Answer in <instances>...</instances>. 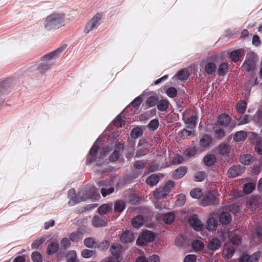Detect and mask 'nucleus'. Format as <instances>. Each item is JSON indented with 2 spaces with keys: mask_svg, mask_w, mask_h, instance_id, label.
<instances>
[{
  "mask_svg": "<svg viewBox=\"0 0 262 262\" xmlns=\"http://www.w3.org/2000/svg\"><path fill=\"white\" fill-rule=\"evenodd\" d=\"M66 18L64 13H52L45 18L43 23V28L47 31H52L63 27L66 26Z\"/></svg>",
  "mask_w": 262,
  "mask_h": 262,
  "instance_id": "f257e3e1",
  "label": "nucleus"
},
{
  "mask_svg": "<svg viewBox=\"0 0 262 262\" xmlns=\"http://www.w3.org/2000/svg\"><path fill=\"white\" fill-rule=\"evenodd\" d=\"M183 118L185 121L186 127L193 129L196 124V117L192 112L186 111L183 113Z\"/></svg>",
  "mask_w": 262,
  "mask_h": 262,
  "instance_id": "f03ea898",
  "label": "nucleus"
},
{
  "mask_svg": "<svg viewBox=\"0 0 262 262\" xmlns=\"http://www.w3.org/2000/svg\"><path fill=\"white\" fill-rule=\"evenodd\" d=\"M219 196V193L216 190L209 191L204 196L201 204L204 206L213 204Z\"/></svg>",
  "mask_w": 262,
  "mask_h": 262,
  "instance_id": "7ed1b4c3",
  "label": "nucleus"
},
{
  "mask_svg": "<svg viewBox=\"0 0 262 262\" xmlns=\"http://www.w3.org/2000/svg\"><path fill=\"white\" fill-rule=\"evenodd\" d=\"M75 192L74 189H71L69 191L68 196L70 198L69 204L71 206H73L79 202L85 200L86 199V197L83 196V191L79 192L77 196L75 195Z\"/></svg>",
  "mask_w": 262,
  "mask_h": 262,
  "instance_id": "20e7f679",
  "label": "nucleus"
},
{
  "mask_svg": "<svg viewBox=\"0 0 262 262\" xmlns=\"http://www.w3.org/2000/svg\"><path fill=\"white\" fill-rule=\"evenodd\" d=\"M101 18V15L100 14H97L94 16L86 24L84 29V32L85 33H89L96 29L98 25V23Z\"/></svg>",
  "mask_w": 262,
  "mask_h": 262,
  "instance_id": "39448f33",
  "label": "nucleus"
},
{
  "mask_svg": "<svg viewBox=\"0 0 262 262\" xmlns=\"http://www.w3.org/2000/svg\"><path fill=\"white\" fill-rule=\"evenodd\" d=\"M154 238L155 236L152 232L148 231H144L138 238L137 243L139 245H143L152 241Z\"/></svg>",
  "mask_w": 262,
  "mask_h": 262,
  "instance_id": "423d86ee",
  "label": "nucleus"
},
{
  "mask_svg": "<svg viewBox=\"0 0 262 262\" xmlns=\"http://www.w3.org/2000/svg\"><path fill=\"white\" fill-rule=\"evenodd\" d=\"M189 223L190 225L196 231H201L203 228V225L196 215H193L189 218Z\"/></svg>",
  "mask_w": 262,
  "mask_h": 262,
  "instance_id": "0eeeda50",
  "label": "nucleus"
},
{
  "mask_svg": "<svg viewBox=\"0 0 262 262\" xmlns=\"http://www.w3.org/2000/svg\"><path fill=\"white\" fill-rule=\"evenodd\" d=\"M260 256L259 252L254 253L252 255L248 256L243 255L240 258V262H258Z\"/></svg>",
  "mask_w": 262,
  "mask_h": 262,
  "instance_id": "6e6552de",
  "label": "nucleus"
},
{
  "mask_svg": "<svg viewBox=\"0 0 262 262\" xmlns=\"http://www.w3.org/2000/svg\"><path fill=\"white\" fill-rule=\"evenodd\" d=\"M63 49L62 48H58L55 51L44 55L41 59H43L44 61L52 62V60L57 58L61 53Z\"/></svg>",
  "mask_w": 262,
  "mask_h": 262,
  "instance_id": "1a4fd4ad",
  "label": "nucleus"
},
{
  "mask_svg": "<svg viewBox=\"0 0 262 262\" xmlns=\"http://www.w3.org/2000/svg\"><path fill=\"white\" fill-rule=\"evenodd\" d=\"M244 171V169L241 166L236 165L230 168L228 171V175L229 177L234 178L241 175Z\"/></svg>",
  "mask_w": 262,
  "mask_h": 262,
  "instance_id": "9d476101",
  "label": "nucleus"
},
{
  "mask_svg": "<svg viewBox=\"0 0 262 262\" xmlns=\"http://www.w3.org/2000/svg\"><path fill=\"white\" fill-rule=\"evenodd\" d=\"M187 168L185 166H181L175 170L172 175L174 179H179L182 178L187 172Z\"/></svg>",
  "mask_w": 262,
  "mask_h": 262,
  "instance_id": "9b49d317",
  "label": "nucleus"
},
{
  "mask_svg": "<svg viewBox=\"0 0 262 262\" xmlns=\"http://www.w3.org/2000/svg\"><path fill=\"white\" fill-rule=\"evenodd\" d=\"M122 250V248L121 245L118 243L113 244L110 248L111 252L114 257L117 256L122 257L120 254Z\"/></svg>",
  "mask_w": 262,
  "mask_h": 262,
  "instance_id": "f8f14e48",
  "label": "nucleus"
},
{
  "mask_svg": "<svg viewBox=\"0 0 262 262\" xmlns=\"http://www.w3.org/2000/svg\"><path fill=\"white\" fill-rule=\"evenodd\" d=\"M135 239V237L132 232L126 231L123 232L120 237V239L123 243H128L132 242Z\"/></svg>",
  "mask_w": 262,
  "mask_h": 262,
  "instance_id": "ddd939ff",
  "label": "nucleus"
},
{
  "mask_svg": "<svg viewBox=\"0 0 262 262\" xmlns=\"http://www.w3.org/2000/svg\"><path fill=\"white\" fill-rule=\"evenodd\" d=\"M52 65V62H48L47 61H44L43 59H41L38 68L40 72L44 73L50 69Z\"/></svg>",
  "mask_w": 262,
  "mask_h": 262,
  "instance_id": "4468645a",
  "label": "nucleus"
},
{
  "mask_svg": "<svg viewBox=\"0 0 262 262\" xmlns=\"http://www.w3.org/2000/svg\"><path fill=\"white\" fill-rule=\"evenodd\" d=\"M160 258L157 255L154 254L148 258L141 256L136 259V262H160Z\"/></svg>",
  "mask_w": 262,
  "mask_h": 262,
  "instance_id": "2eb2a0df",
  "label": "nucleus"
},
{
  "mask_svg": "<svg viewBox=\"0 0 262 262\" xmlns=\"http://www.w3.org/2000/svg\"><path fill=\"white\" fill-rule=\"evenodd\" d=\"M230 117L225 114H223L220 116L218 118V122L216 124L222 127L227 126L230 122Z\"/></svg>",
  "mask_w": 262,
  "mask_h": 262,
  "instance_id": "dca6fc26",
  "label": "nucleus"
},
{
  "mask_svg": "<svg viewBox=\"0 0 262 262\" xmlns=\"http://www.w3.org/2000/svg\"><path fill=\"white\" fill-rule=\"evenodd\" d=\"M212 142L211 137L208 135H204L200 139V145L201 147L204 148L208 147Z\"/></svg>",
  "mask_w": 262,
  "mask_h": 262,
  "instance_id": "f3484780",
  "label": "nucleus"
},
{
  "mask_svg": "<svg viewBox=\"0 0 262 262\" xmlns=\"http://www.w3.org/2000/svg\"><path fill=\"white\" fill-rule=\"evenodd\" d=\"M144 218L141 215H138L132 220L133 226L135 228H140L144 223Z\"/></svg>",
  "mask_w": 262,
  "mask_h": 262,
  "instance_id": "a211bd4d",
  "label": "nucleus"
},
{
  "mask_svg": "<svg viewBox=\"0 0 262 262\" xmlns=\"http://www.w3.org/2000/svg\"><path fill=\"white\" fill-rule=\"evenodd\" d=\"M92 225L95 227H104L107 225V222L102 220L98 216H95L92 220Z\"/></svg>",
  "mask_w": 262,
  "mask_h": 262,
  "instance_id": "6ab92c4d",
  "label": "nucleus"
},
{
  "mask_svg": "<svg viewBox=\"0 0 262 262\" xmlns=\"http://www.w3.org/2000/svg\"><path fill=\"white\" fill-rule=\"evenodd\" d=\"M220 221L223 224H227L231 220V216L230 213L226 211H223L220 215Z\"/></svg>",
  "mask_w": 262,
  "mask_h": 262,
  "instance_id": "aec40b11",
  "label": "nucleus"
},
{
  "mask_svg": "<svg viewBox=\"0 0 262 262\" xmlns=\"http://www.w3.org/2000/svg\"><path fill=\"white\" fill-rule=\"evenodd\" d=\"M244 51L243 49H238L231 52L230 58L232 61L236 62L238 61L241 57L242 52Z\"/></svg>",
  "mask_w": 262,
  "mask_h": 262,
  "instance_id": "412c9836",
  "label": "nucleus"
},
{
  "mask_svg": "<svg viewBox=\"0 0 262 262\" xmlns=\"http://www.w3.org/2000/svg\"><path fill=\"white\" fill-rule=\"evenodd\" d=\"M176 215L174 212H168L165 213L163 216V220L166 224H171L174 220Z\"/></svg>",
  "mask_w": 262,
  "mask_h": 262,
  "instance_id": "4be33fe9",
  "label": "nucleus"
},
{
  "mask_svg": "<svg viewBox=\"0 0 262 262\" xmlns=\"http://www.w3.org/2000/svg\"><path fill=\"white\" fill-rule=\"evenodd\" d=\"M159 180L160 178L157 174H152L147 178L146 183L149 185L152 186L158 184Z\"/></svg>",
  "mask_w": 262,
  "mask_h": 262,
  "instance_id": "5701e85b",
  "label": "nucleus"
},
{
  "mask_svg": "<svg viewBox=\"0 0 262 262\" xmlns=\"http://www.w3.org/2000/svg\"><path fill=\"white\" fill-rule=\"evenodd\" d=\"M255 61L253 59H247L243 65V68L246 71H249L254 68Z\"/></svg>",
  "mask_w": 262,
  "mask_h": 262,
  "instance_id": "b1692460",
  "label": "nucleus"
},
{
  "mask_svg": "<svg viewBox=\"0 0 262 262\" xmlns=\"http://www.w3.org/2000/svg\"><path fill=\"white\" fill-rule=\"evenodd\" d=\"M83 237V233L80 231H77L71 233L70 235V239L73 242H77Z\"/></svg>",
  "mask_w": 262,
  "mask_h": 262,
  "instance_id": "393cba45",
  "label": "nucleus"
},
{
  "mask_svg": "<svg viewBox=\"0 0 262 262\" xmlns=\"http://www.w3.org/2000/svg\"><path fill=\"white\" fill-rule=\"evenodd\" d=\"M220 246V242L217 238H212L211 239L208 244V247L211 250H216Z\"/></svg>",
  "mask_w": 262,
  "mask_h": 262,
  "instance_id": "a878e982",
  "label": "nucleus"
},
{
  "mask_svg": "<svg viewBox=\"0 0 262 262\" xmlns=\"http://www.w3.org/2000/svg\"><path fill=\"white\" fill-rule=\"evenodd\" d=\"M217 221L213 218H210L207 221V229L209 231H212L216 229L217 227Z\"/></svg>",
  "mask_w": 262,
  "mask_h": 262,
  "instance_id": "bb28decb",
  "label": "nucleus"
},
{
  "mask_svg": "<svg viewBox=\"0 0 262 262\" xmlns=\"http://www.w3.org/2000/svg\"><path fill=\"white\" fill-rule=\"evenodd\" d=\"M223 127H224L219 126V124H215L213 127V130L215 132V135L219 138H222L225 136Z\"/></svg>",
  "mask_w": 262,
  "mask_h": 262,
  "instance_id": "cd10ccee",
  "label": "nucleus"
},
{
  "mask_svg": "<svg viewBox=\"0 0 262 262\" xmlns=\"http://www.w3.org/2000/svg\"><path fill=\"white\" fill-rule=\"evenodd\" d=\"M216 68L215 63L210 62L205 65L204 70L208 74H211L215 72Z\"/></svg>",
  "mask_w": 262,
  "mask_h": 262,
  "instance_id": "c85d7f7f",
  "label": "nucleus"
},
{
  "mask_svg": "<svg viewBox=\"0 0 262 262\" xmlns=\"http://www.w3.org/2000/svg\"><path fill=\"white\" fill-rule=\"evenodd\" d=\"M59 249V245L57 243L52 242L48 246L47 252L49 254H51L55 253Z\"/></svg>",
  "mask_w": 262,
  "mask_h": 262,
  "instance_id": "c756f323",
  "label": "nucleus"
},
{
  "mask_svg": "<svg viewBox=\"0 0 262 262\" xmlns=\"http://www.w3.org/2000/svg\"><path fill=\"white\" fill-rule=\"evenodd\" d=\"M229 66L227 63L222 62L219 67L218 73L220 75H224L228 71Z\"/></svg>",
  "mask_w": 262,
  "mask_h": 262,
  "instance_id": "7c9ffc66",
  "label": "nucleus"
},
{
  "mask_svg": "<svg viewBox=\"0 0 262 262\" xmlns=\"http://www.w3.org/2000/svg\"><path fill=\"white\" fill-rule=\"evenodd\" d=\"M192 247L195 251H199L204 247L203 243L200 240H195L192 243Z\"/></svg>",
  "mask_w": 262,
  "mask_h": 262,
  "instance_id": "2f4dec72",
  "label": "nucleus"
},
{
  "mask_svg": "<svg viewBox=\"0 0 262 262\" xmlns=\"http://www.w3.org/2000/svg\"><path fill=\"white\" fill-rule=\"evenodd\" d=\"M216 158L213 155H207L204 158V162L207 166L212 165L215 162Z\"/></svg>",
  "mask_w": 262,
  "mask_h": 262,
  "instance_id": "473e14b6",
  "label": "nucleus"
},
{
  "mask_svg": "<svg viewBox=\"0 0 262 262\" xmlns=\"http://www.w3.org/2000/svg\"><path fill=\"white\" fill-rule=\"evenodd\" d=\"M174 186V182L172 181H169L167 182L165 185L162 187V189L164 191L165 194L168 195L169 192L171 191V190L173 188Z\"/></svg>",
  "mask_w": 262,
  "mask_h": 262,
  "instance_id": "72a5a7b5",
  "label": "nucleus"
},
{
  "mask_svg": "<svg viewBox=\"0 0 262 262\" xmlns=\"http://www.w3.org/2000/svg\"><path fill=\"white\" fill-rule=\"evenodd\" d=\"M247 137V134L245 132L241 130L237 132L234 136L233 139L235 141L239 142L244 140Z\"/></svg>",
  "mask_w": 262,
  "mask_h": 262,
  "instance_id": "f704fd0d",
  "label": "nucleus"
},
{
  "mask_svg": "<svg viewBox=\"0 0 262 262\" xmlns=\"http://www.w3.org/2000/svg\"><path fill=\"white\" fill-rule=\"evenodd\" d=\"M111 209V206L108 204H103L100 206L98 209V212L101 215H105Z\"/></svg>",
  "mask_w": 262,
  "mask_h": 262,
  "instance_id": "c9c22d12",
  "label": "nucleus"
},
{
  "mask_svg": "<svg viewBox=\"0 0 262 262\" xmlns=\"http://www.w3.org/2000/svg\"><path fill=\"white\" fill-rule=\"evenodd\" d=\"M155 199L157 200L165 198L167 194H165L161 188L157 189L153 193Z\"/></svg>",
  "mask_w": 262,
  "mask_h": 262,
  "instance_id": "e433bc0d",
  "label": "nucleus"
},
{
  "mask_svg": "<svg viewBox=\"0 0 262 262\" xmlns=\"http://www.w3.org/2000/svg\"><path fill=\"white\" fill-rule=\"evenodd\" d=\"M169 102L167 100H160L157 105V107L161 111H165L168 107Z\"/></svg>",
  "mask_w": 262,
  "mask_h": 262,
  "instance_id": "4c0bfd02",
  "label": "nucleus"
},
{
  "mask_svg": "<svg viewBox=\"0 0 262 262\" xmlns=\"http://www.w3.org/2000/svg\"><path fill=\"white\" fill-rule=\"evenodd\" d=\"M81 256L85 258H89L96 255V252L89 250L84 249L81 251Z\"/></svg>",
  "mask_w": 262,
  "mask_h": 262,
  "instance_id": "58836bf2",
  "label": "nucleus"
},
{
  "mask_svg": "<svg viewBox=\"0 0 262 262\" xmlns=\"http://www.w3.org/2000/svg\"><path fill=\"white\" fill-rule=\"evenodd\" d=\"M143 130L141 127H137L133 129L130 136L133 138H137L143 134Z\"/></svg>",
  "mask_w": 262,
  "mask_h": 262,
  "instance_id": "ea45409f",
  "label": "nucleus"
},
{
  "mask_svg": "<svg viewBox=\"0 0 262 262\" xmlns=\"http://www.w3.org/2000/svg\"><path fill=\"white\" fill-rule=\"evenodd\" d=\"M219 150L221 155H227L230 151V147L228 145L223 144L219 147Z\"/></svg>",
  "mask_w": 262,
  "mask_h": 262,
  "instance_id": "a19ab883",
  "label": "nucleus"
},
{
  "mask_svg": "<svg viewBox=\"0 0 262 262\" xmlns=\"http://www.w3.org/2000/svg\"><path fill=\"white\" fill-rule=\"evenodd\" d=\"M247 107V103L244 101H240L236 105V110L237 112L241 114L245 113Z\"/></svg>",
  "mask_w": 262,
  "mask_h": 262,
  "instance_id": "79ce46f5",
  "label": "nucleus"
},
{
  "mask_svg": "<svg viewBox=\"0 0 262 262\" xmlns=\"http://www.w3.org/2000/svg\"><path fill=\"white\" fill-rule=\"evenodd\" d=\"M252 157L250 155H244L241 157L240 161L241 163L245 165H248L251 163Z\"/></svg>",
  "mask_w": 262,
  "mask_h": 262,
  "instance_id": "37998d69",
  "label": "nucleus"
},
{
  "mask_svg": "<svg viewBox=\"0 0 262 262\" xmlns=\"http://www.w3.org/2000/svg\"><path fill=\"white\" fill-rule=\"evenodd\" d=\"M253 121L259 125H262V110L257 111L253 117Z\"/></svg>",
  "mask_w": 262,
  "mask_h": 262,
  "instance_id": "c03bdc74",
  "label": "nucleus"
},
{
  "mask_svg": "<svg viewBox=\"0 0 262 262\" xmlns=\"http://www.w3.org/2000/svg\"><path fill=\"white\" fill-rule=\"evenodd\" d=\"M83 243L85 247L89 248H93L96 244L95 239L91 237L85 238Z\"/></svg>",
  "mask_w": 262,
  "mask_h": 262,
  "instance_id": "a18cd8bd",
  "label": "nucleus"
},
{
  "mask_svg": "<svg viewBox=\"0 0 262 262\" xmlns=\"http://www.w3.org/2000/svg\"><path fill=\"white\" fill-rule=\"evenodd\" d=\"M176 76L181 80H185L188 77L189 73L187 70L183 69L180 71Z\"/></svg>",
  "mask_w": 262,
  "mask_h": 262,
  "instance_id": "49530a36",
  "label": "nucleus"
},
{
  "mask_svg": "<svg viewBox=\"0 0 262 262\" xmlns=\"http://www.w3.org/2000/svg\"><path fill=\"white\" fill-rule=\"evenodd\" d=\"M255 185L253 183L246 184L244 186L243 191L246 194H249L252 192L255 188Z\"/></svg>",
  "mask_w": 262,
  "mask_h": 262,
  "instance_id": "de8ad7c7",
  "label": "nucleus"
},
{
  "mask_svg": "<svg viewBox=\"0 0 262 262\" xmlns=\"http://www.w3.org/2000/svg\"><path fill=\"white\" fill-rule=\"evenodd\" d=\"M190 196L194 199H199L202 195V192L200 188H195L191 190Z\"/></svg>",
  "mask_w": 262,
  "mask_h": 262,
  "instance_id": "09e8293b",
  "label": "nucleus"
},
{
  "mask_svg": "<svg viewBox=\"0 0 262 262\" xmlns=\"http://www.w3.org/2000/svg\"><path fill=\"white\" fill-rule=\"evenodd\" d=\"M125 206V204L124 202L122 201H119L116 203L114 209L116 211L120 212L124 209Z\"/></svg>",
  "mask_w": 262,
  "mask_h": 262,
  "instance_id": "8fccbe9b",
  "label": "nucleus"
},
{
  "mask_svg": "<svg viewBox=\"0 0 262 262\" xmlns=\"http://www.w3.org/2000/svg\"><path fill=\"white\" fill-rule=\"evenodd\" d=\"M184 161V157L179 154L176 155L172 159V163L173 164L178 165L182 163Z\"/></svg>",
  "mask_w": 262,
  "mask_h": 262,
  "instance_id": "3c124183",
  "label": "nucleus"
},
{
  "mask_svg": "<svg viewBox=\"0 0 262 262\" xmlns=\"http://www.w3.org/2000/svg\"><path fill=\"white\" fill-rule=\"evenodd\" d=\"M114 124L117 127H122L124 123V121L121 115L118 116L114 120Z\"/></svg>",
  "mask_w": 262,
  "mask_h": 262,
  "instance_id": "603ef678",
  "label": "nucleus"
},
{
  "mask_svg": "<svg viewBox=\"0 0 262 262\" xmlns=\"http://www.w3.org/2000/svg\"><path fill=\"white\" fill-rule=\"evenodd\" d=\"M206 177V174L203 171H198L195 173L194 176V180L197 182H201L203 181Z\"/></svg>",
  "mask_w": 262,
  "mask_h": 262,
  "instance_id": "864d4df0",
  "label": "nucleus"
},
{
  "mask_svg": "<svg viewBox=\"0 0 262 262\" xmlns=\"http://www.w3.org/2000/svg\"><path fill=\"white\" fill-rule=\"evenodd\" d=\"M32 259L34 262H42V259L41 254L38 252H33L31 255Z\"/></svg>",
  "mask_w": 262,
  "mask_h": 262,
  "instance_id": "5fc2aeb1",
  "label": "nucleus"
},
{
  "mask_svg": "<svg viewBox=\"0 0 262 262\" xmlns=\"http://www.w3.org/2000/svg\"><path fill=\"white\" fill-rule=\"evenodd\" d=\"M166 93L169 97L174 98L177 95V90L173 87H170L167 90Z\"/></svg>",
  "mask_w": 262,
  "mask_h": 262,
  "instance_id": "6e6d98bb",
  "label": "nucleus"
},
{
  "mask_svg": "<svg viewBox=\"0 0 262 262\" xmlns=\"http://www.w3.org/2000/svg\"><path fill=\"white\" fill-rule=\"evenodd\" d=\"M186 202V197L184 194H180L177 196V204L179 206H183Z\"/></svg>",
  "mask_w": 262,
  "mask_h": 262,
  "instance_id": "4d7b16f0",
  "label": "nucleus"
},
{
  "mask_svg": "<svg viewBox=\"0 0 262 262\" xmlns=\"http://www.w3.org/2000/svg\"><path fill=\"white\" fill-rule=\"evenodd\" d=\"M157 102V99L155 97H149L147 98L146 103L149 107H152L156 105Z\"/></svg>",
  "mask_w": 262,
  "mask_h": 262,
  "instance_id": "13d9d810",
  "label": "nucleus"
},
{
  "mask_svg": "<svg viewBox=\"0 0 262 262\" xmlns=\"http://www.w3.org/2000/svg\"><path fill=\"white\" fill-rule=\"evenodd\" d=\"M159 126V121L157 119L152 120L148 124L149 128L152 130H156Z\"/></svg>",
  "mask_w": 262,
  "mask_h": 262,
  "instance_id": "bf43d9fd",
  "label": "nucleus"
},
{
  "mask_svg": "<svg viewBox=\"0 0 262 262\" xmlns=\"http://www.w3.org/2000/svg\"><path fill=\"white\" fill-rule=\"evenodd\" d=\"M110 243L107 241H104L102 242L98 246V248L100 251H105L108 248Z\"/></svg>",
  "mask_w": 262,
  "mask_h": 262,
  "instance_id": "052dcab7",
  "label": "nucleus"
},
{
  "mask_svg": "<svg viewBox=\"0 0 262 262\" xmlns=\"http://www.w3.org/2000/svg\"><path fill=\"white\" fill-rule=\"evenodd\" d=\"M241 238L240 236L238 235H233L230 238V242L232 244L234 245H238L241 243Z\"/></svg>",
  "mask_w": 262,
  "mask_h": 262,
  "instance_id": "680f3d73",
  "label": "nucleus"
},
{
  "mask_svg": "<svg viewBox=\"0 0 262 262\" xmlns=\"http://www.w3.org/2000/svg\"><path fill=\"white\" fill-rule=\"evenodd\" d=\"M45 241L43 238H40L38 239H36L34 241L32 244V248L33 249H36L39 247V246Z\"/></svg>",
  "mask_w": 262,
  "mask_h": 262,
  "instance_id": "e2e57ef3",
  "label": "nucleus"
},
{
  "mask_svg": "<svg viewBox=\"0 0 262 262\" xmlns=\"http://www.w3.org/2000/svg\"><path fill=\"white\" fill-rule=\"evenodd\" d=\"M114 189L113 187H110L108 189L102 188L101 192L103 196L105 197L106 195L110 194L114 192Z\"/></svg>",
  "mask_w": 262,
  "mask_h": 262,
  "instance_id": "0e129e2a",
  "label": "nucleus"
},
{
  "mask_svg": "<svg viewBox=\"0 0 262 262\" xmlns=\"http://www.w3.org/2000/svg\"><path fill=\"white\" fill-rule=\"evenodd\" d=\"M196 152L195 148L192 147L187 149L185 150V154L188 157H191L194 156Z\"/></svg>",
  "mask_w": 262,
  "mask_h": 262,
  "instance_id": "69168bd1",
  "label": "nucleus"
},
{
  "mask_svg": "<svg viewBox=\"0 0 262 262\" xmlns=\"http://www.w3.org/2000/svg\"><path fill=\"white\" fill-rule=\"evenodd\" d=\"M121 259L122 257L117 256L114 257L112 256L104 259L102 262H119Z\"/></svg>",
  "mask_w": 262,
  "mask_h": 262,
  "instance_id": "338daca9",
  "label": "nucleus"
},
{
  "mask_svg": "<svg viewBox=\"0 0 262 262\" xmlns=\"http://www.w3.org/2000/svg\"><path fill=\"white\" fill-rule=\"evenodd\" d=\"M196 256L194 254L187 255L184 258V262H195Z\"/></svg>",
  "mask_w": 262,
  "mask_h": 262,
  "instance_id": "774afa93",
  "label": "nucleus"
}]
</instances>
